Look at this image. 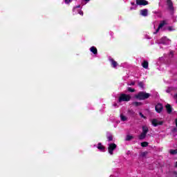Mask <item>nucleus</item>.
I'll use <instances>...</instances> for the list:
<instances>
[{"instance_id": "1", "label": "nucleus", "mask_w": 177, "mask_h": 177, "mask_svg": "<svg viewBox=\"0 0 177 177\" xmlns=\"http://www.w3.org/2000/svg\"><path fill=\"white\" fill-rule=\"evenodd\" d=\"M150 96H151L150 93L144 91H140L135 95V97L136 99H138V100H146V99H149Z\"/></svg>"}, {"instance_id": "2", "label": "nucleus", "mask_w": 177, "mask_h": 177, "mask_svg": "<svg viewBox=\"0 0 177 177\" xmlns=\"http://www.w3.org/2000/svg\"><path fill=\"white\" fill-rule=\"evenodd\" d=\"M129 100H131V95L125 93H122L118 99L119 103H121V102H129Z\"/></svg>"}, {"instance_id": "3", "label": "nucleus", "mask_w": 177, "mask_h": 177, "mask_svg": "<svg viewBox=\"0 0 177 177\" xmlns=\"http://www.w3.org/2000/svg\"><path fill=\"white\" fill-rule=\"evenodd\" d=\"M117 149V145L115 143H111L108 147V151L111 156H113L114 150Z\"/></svg>"}, {"instance_id": "4", "label": "nucleus", "mask_w": 177, "mask_h": 177, "mask_svg": "<svg viewBox=\"0 0 177 177\" xmlns=\"http://www.w3.org/2000/svg\"><path fill=\"white\" fill-rule=\"evenodd\" d=\"M136 2L138 6H146L147 5H149V1L147 0H136Z\"/></svg>"}, {"instance_id": "5", "label": "nucleus", "mask_w": 177, "mask_h": 177, "mask_svg": "<svg viewBox=\"0 0 177 177\" xmlns=\"http://www.w3.org/2000/svg\"><path fill=\"white\" fill-rule=\"evenodd\" d=\"M163 109H164V106H162V104H161V103H158L155 106V110H156V113H158L159 114H160V113H161V111H162Z\"/></svg>"}, {"instance_id": "6", "label": "nucleus", "mask_w": 177, "mask_h": 177, "mask_svg": "<svg viewBox=\"0 0 177 177\" xmlns=\"http://www.w3.org/2000/svg\"><path fill=\"white\" fill-rule=\"evenodd\" d=\"M151 124L153 127H158V125H162L164 122L158 121L157 119H153L151 121Z\"/></svg>"}, {"instance_id": "7", "label": "nucleus", "mask_w": 177, "mask_h": 177, "mask_svg": "<svg viewBox=\"0 0 177 177\" xmlns=\"http://www.w3.org/2000/svg\"><path fill=\"white\" fill-rule=\"evenodd\" d=\"M167 6L168 9L170 10V12H172V13H174V10H175V9L174 8V3H172V1L167 0Z\"/></svg>"}, {"instance_id": "8", "label": "nucleus", "mask_w": 177, "mask_h": 177, "mask_svg": "<svg viewBox=\"0 0 177 177\" xmlns=\"http://www.w3.org/2000/svg\"><path fill=\"white\" fill-rule=\"evenodd\" d=\"M109 62H111V66H112L113 68H115V67L118 66V63L115 62V60H114L113 58H110Z\"/></svg>"}, {"instance_id": "9", "label": "nucleus", "mask_w": 177, "mask_h": 177, "mask_svg": "<svg viewBox=\"0 0 177 177\" xmlns=\"http://www.w3.org/2000/svg\"><path fill=\"white\" fill-rule=\"evenodd\" d=\"M165 108H166L167 114H171V113H172V106H171V104H166Z\"/></svg>"}, {"instance_id": "10", "label": "nucleus", "mask_w": 177, "mask_h": 177, "mask_svg": "<svg viewBox=\"0 0 177 177\" xmlns=\"http://www.w3.org/2000/svg\"><path fill=\"white\" fill-rule=\"evenodd\" d=\"M97 149H98V150H100L101 151H103L106 149V147L103 146V145H102V142H99L97 144Z\"/></svg>"}, {"instance_id": "11", "label": "nucleus", "mask_w": 177, "mask_h": 177, "mask_svg": "<svg viewBox=\"0 0 177 177\" xmlns=\"http://www.w3.org/2000/svg\"><path fill=\"white\" fill-rule=\"evenodd\" d=\"M90 52H92L93 55H97V48L95 46H92L90 48Z\"/></svg>"}, {"instance_id": "12", "label": "nucleus", "mask_w": 177, "mask_h": 177, "mask_svg": "<svg viewBox=\"0 0 177 177\" xmlns=\"http://www.w3.org/2000/svg\"><path fill=\"white\" fill-rule=\"evenodd\" d=\"M148 12H149V10L147 9L141 10L140 15H142V16H144L145 17H146V16H147Z\"/></svg>"}, {"instance_id": "13", "label": "nucleus", "mask_w": 177, "mask_h": 177, "mask_svg": "<svg viewBox=\"0 0 177 177\" xmlns=\"http://www.w3.org/2000/svg\"><path fill=\"white\" fill-rule=\"evenodd\" d=\"M147 136V134L145 133H142L141 135H140L138 136V139L140 140H143V139H146V136Z\"/></svg>"}, {"instance_id": "14", "label": "nucleus", "mask_w": 177, "mask_h": 177, "mask_svg": "<svg viewBox=\"0 0 177 177\" xmlns=\"http://www.w3.org/2000/svg\"><path fill=\"white\" fill-rule=\"evenodd\" d=\"M142 66L143 68H149V62L147 61H144L142 63Z\"/></svg>"}, {"instance_id": "15", "label": "nucleus", "mask_w": 177, "mask_h": 177, "mask_svg": "<svg viewBox=\"0 0 177 177\" xmlns=\"http://www.w3.org/2000/svg\"><path fill=\"white\" fill-rule=\"evenodd\" d=\"M147 132H149V128L147 126L142 127V133H145L147 135Z\"/></svg>"}, {"instance_id": "16", "label": "nucleus", "mask_w": 177, "mask_h": 177, "mask_svg": "<svg viewBox=\"0 0 177 177\" xmlns=\"http://www.w3.org/2000/svg\"><path fill=\"white\" fill-rule=\"evenodd\" d=\"M133 106H135L136 107H139V106H142V102H134L132 103Z\"/></svg>"}, {"instance_id": "17", "label": "nucleus", "mask_w": 177, "mask_h": 177, "mask_svg": "<svg viewBox=\"0 0 177 177\" xmlns=\"http://www.w3.org/2000/svg\"><path fill=\"white\" fill-rule=\"evenodd\" d=\"M142 147H147L149 146V142H141Z\"/></svg>"}, {"instance_id": "18", "label": "nucleus", "mask_w": 177, "mask_h": 177, "mask_svg": "<svg viewBox=\"0 0 177 177\" xmlns=\"http://www.w3.org/2000/svg\"><path fill=\"white\" fill-rule=\"evenodd\" d=\"M165 21H162L160 24L158 25V27H159V28H162L163 26H165Z\"/></svg>"}, {"instance_id": "19", "label": "nucleus", "mask_w": 177, "mask_h": 177, "mask_svg": "<svg viewBox=\"0 0 177 177\" xmlns=\"http://www.w3.org/2000/svg\"><path fill=\"white\" fill-rule=\"evenodd\" d=\"M138 86L143 89L145 88V84L143 82H138Z\"/></svg>"}, {"instance_id": "20", "label": "nucleus", "mask_w": 177, "mask_h": 177, "mask_svg": "<svg viewBox=\"0 0 177 177\" xmlns=\"http://www.w3.org/2000/svg\"><path fill=\"white\" fill-rule=\"evenodd\" d=\"M169 153L172 155L177 154V149H170Z\"/></svg>"}, {"instance_id": "21", "label": "nucleus", "mask_w": 177, "mask_h": 177, "mask_svg": "<svg viewBox=\"0 0 177 177\" xmlns=\"http://www.w3.org/2000/svg\"><path fill=\"white\" fill-rule=\"evenodd\" d=\"M120 120H121V121H127V120H128V118H127V117L124 116V115H120Z\"/></svg>"}, {"instance_id": "22", "label": "nucleus", "mask_w": 177, "mask_h": 177, "mask_svg": "<svg viewBox=\"0 0 177 177\" xmlns=\"http://www.w3.org/2000/svg\"><path fill=\"white\" fill-rule=\"evenodd\" d=\"M127 91H128V92H131V93H133V92L136 91L135 88H132L131 87H128Z\"/></svg>"}, {"instance_id": "23", "label": "nucleus", "mask_w": 177, "mask_h": 177, "mask_svg": "<svg viewBox=\"0 0 177 177\" xmlns=\"http://www.w3.org/2000/svg\"><path fill=\"white\" fill-rule=\"evenodd\" d=\"M133 138V136H127L126 140L127 142H129V140H132Z\"/></svg>"}, {"instance_id": "24", "label": "nucleus", "mask_w": 177, "mask_h": 177, "mask_svg": "<svg viewBox=\"0 0 177 177\" xmlns=\"http://www.w3.org/2000/svg\"><path fill=\"white\" fill-rule=\"evenodd\" d=\"M108 142H112L113 140V136L110 135L107 137Z\"/></svg>"}, {"instance_id": "25", "label": "nucleus", "mask_w": 177, "mask_h": 177, "mask_svg": "<svg viewBox=\"0 0 177 177\" xmlns=\"http://www.w3.org/2000/svg\"><path fill=\"white\" fill-rule=\"evenodd\" d=\"M131 5H132V6H134L133 9H136V8H138V5L136 4V3H135L134 2H131Z\"/></svg>"}, {"instance_id": "26", "label": "nucleus", "mask_w": 177, "mask_h": 177, "mask_svg": "<svg viewBox=\"0 0 177 177\" xmlns=\"http://www.w3.org/2000/svg\"><path fill=\"white\" fill-rule=\"evenodd\" d=\"M139 115L141 117V118H144L145 120H146V116H145V115H143L142 112L139 113Z\"/></svg>"}, {"instance_id": "27", "label": "nucleus", "mask_w": 177, "mask_h": 177, "mask_svg": "<svg viewBox=\"0 0 177 177\" xmlns=\"http://www.w3.org/2000/svg\"><path fill=\"white\" fill-rule=\"evenodd\" d=\"M146 156H147V151L141 153V157H146Z\"/></svg>"}, {"instance_id": "28", "label": "nucleus", "mask_w": 177, "mask_h": 177, "mask_svg": "<svg viewBox=\"0 0 177 177\" xmlns=\"http://www.w3.org/2000/svg\"><path fill=\"white\" fill-rule=\"evenodd\" d=\"M172 177H177V171H173L172 172Z\"/></svg>"}, {"instance_id": "29", "label": "nucleus", "mask_w": 177, "mask_h": 177, "mask_svg": "<svg viewBox=\"0 0 177 177\" xmlns=\"http://www.w3.org/2000/svg\"><path fill=\"white\" fill-rule=\"evenodd\" d=\"M136 82L135 81L131 82L130 84H128V85H129L130 86H133L135 85Z\"/></svg>"}, {"instance_id": "30", "label": "nucleus", "mask_w": 177, "mask_h": 177, "mask_svg": "<svg viewBox=\"0 0 177 177\" xmlns=\"http://www.w3.org/2000/svg\"><path fill=\"white\" fill-rule=\"evenodd\" d=\"M167 93H171V87H168L166 90Z\"/></svg>"}, {"instance_id": "31", "label": "nucleus", "mask_w": 177, "mask_h": 177, "mask_svg": "<svg viewBox=\"0 0 177 177\" xmlns=\"http://www.w3.org/2000/svg\"><path fill=\"white\" fill-rule=\"evenodd\" d=\"M64 2L66 5H68L71 2V0H64Z\"/></svg>"}, {"instance_id": "32", "label": "nucleus", "mask_w": 177, "mask_h": 177, "mask_svg": "<svg viewBox=\"0 0 177 177\" xmlns=\"http://www.w3.org/2000/svg\"><path fill=\"white\" fill-rule=\"evenodd\" d=\"M160 30H161V28H159V27L158 26V28L156 29V32H153V34L154 35L157 34L158 31H160Z\"/></svg>"}, {"instance_id": "33", "label": "nucleus", "mask_w": 177, "mask_h": 177, "mask_svg": "<svg viewBox=\"0 0 177 177\" xmlns=\"http://www.w3.org/2000/svg\"><path fill=\"white\" fill-rule=\"evenodd\" d=\"M79 15H81L82 16H84V12L79 11Z\"/></svg>"}, {"instance_id": "34", "label": "nucleus", "mask_w": 177, "mask_h": 177, "mask_svg": "<svg viewBox=\"0 0 177 177\" xmlns=\"http://www.w3.org/2000/svg\"><path fill=\"white\" fill-rule=\"evenodd\" d=\"M170 55H171V57H174V51H170Z\"/></svg>"}, {"instance_id": "35", "label": "nucleus", "mask_w": 177, "mask_h": 177, "mask_svg": "<svg viewBox=\"0 0 177 177\" xmlns=\"http://www.w3.org/2000/svg\"><path fill=\"white\" fill-rule=\"evenodd\" d=\"M169 31H172V27H169Z\"/></svg>"}, {"instance_id": "36", "label": "nucleus", "mask_w": 177, "mask_h": 177, "mask_svg": "<svg viewBox=\"0 0 177 177\" xmlns=\"http://www.w3.org/2000/svg\"><path fill=\"white\" fill-rule=\"evenodd\" d=\"M129 113H132L133 114V113H134L133 110H129Z\"/></svg>"}, {"instance_id": "37", "label": "nucleus", "mask_w": 177, "mask_h": 177, "mask_svg": "<svg viewBox=\"0 0 177 177\" xmlns=\"http://www.w3.org/2000/svg\"><path fill=\"white\" fill-rule=\"evenodd\" d=\"M83 1H84L85 2H89V1L91 0H83Z\"/></svg>"}, {"instance_id": "38", "label": "nucleus", "mask_w": 177, "mask_h": 177, "mask_svg": "<svg viewBox=\"0 0 177 177\" xmlns=\"http://www.w3.org/2000/svg\"><path fill=\"white\" fill-rule=\"evenodd\" d=\"M176 126L177 127V119H176Z\"/></svg>"}, {"instance_id": "39", "label": "nucleus", "mask_w": 177, "mask_h": 177, "mask_svg": "<svg viewBox=\"0 0 177 177\" xmlns=\"http://www.w3.org/2000/svg\"><path fill=\"white\" fill-rule=\"evenodd\" d=\"M76 8H81V6H76Z\"/></svg>"}, {"instance_id": "40", "label": "nucleus", "mask_w": 177, "mask_h": 177, "mask_svg": "<svg viewBox=\"0 0 177 177\" xmlns=\"http://www.w3.org/2000/svg\"><path fill=\"white\" fill-rule=\"evenodd\" d=\"M176 167H177V161H176Z\"/></svg>"}, {"instance_id": "41", "label": "nucleus", "mask_w": 177, "mask_h": 177, "mask_svg": "<svg viewBox=\"0 0 177 177\" xmlns=\"http://www.w3.org/2000/svg\"><path fill=\"white\" fill-rule=\"evenodd\" d=\"M132 9H133V8H131V10H132Z\"/></svg>"}, {"instance_id": "42", "label": "nucleus", "mask_w": 177, "mask_h": 177, "mask_svg": "<svg viewBox=\"0 0 177 177\" xmlns=\"http://www.w3.org/2000/svg\"><path fill=\"white\" fill-rule=\"evenodd\" d=\"M176 102L177 103V97H176Z\"/></svg>"}]
</instances>
